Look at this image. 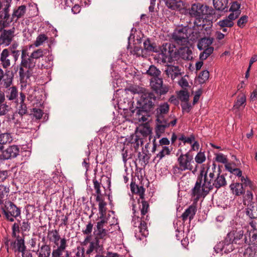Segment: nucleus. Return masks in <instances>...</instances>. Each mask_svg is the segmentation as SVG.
<instances>
[{
	"label": "nucleus",
	"instance_id": "f257e3e1",
	"mask_svg": "<svg viewBox=\"0 0 257 257\" xmlns=\"http://www.w3.org/2000/svg\"><path fill=\"white\" fill-rule=\"evenodd\" d=\"M43 56L44 52L41 49L34 51L30 55L26 50H22L19 71L21 80L30 78L32 74V70L36 66L37 61Z\"/></svg>",
	"mask_w": 257,
	"mask_h": 257
},
{
	"label": "nucleus",
	"instance_id": "f03ea898",
	"mask_svg": "<svg viewBox=\"0 0 257 257\" xmlns=\"http://www.w3.org/2000/svg\"><path fill=\"white\" fill-rule=\"evenodd\" d=\"M162 61L171 62L172 60L177 61L180 58L185 60H191L193 58L192 51L188 47H181L177 49L175 46L171 43L163 44L161 48Z\"/></svg>",
	"mask_w": 257,
	"mask_h": 257
},
{
	"label": "nucleus",
	"instance_id": "7ed1b4c3",
	"mask_svg": "<svg viewBox=\"0 0 257 257\" xmlns=\"http://www.w3.org/2000/svg\"><path fill=\"white\" fill-rule=\"evenodd\" d=\"M196 26L192 28L187 26L177 28L172 35V39L174 42L182 46L186 45L188 40L195 41L200 37V32L198 30L199 27Z\"/></svg>",
	"mask_w": 257,
	"mask_h": 257
},
{
	"label": "nucleus",
	"instance_id": "20e7f679",
	"mask_svg": "<svg viewBox=\"0 0 257 257\" xmlns=\"http://www.w3.org/2000/svg\"><path fill=\"white\" fill-rule=\"evenodd\" d=\"M169 110V105L167 102L161 103L156 110V127L157 135H160L164 133L166 128L170 125L174 126L176 124L177 119L169 120L170 117L165 118L164 115L168 113Z\"/></svg>",
	"mask_w": 257,
	"mask_h": 257
},
{
	"label": "nucleus",
	"instance_id": "39448f33",
	"mask_svg": "<svg viewBox=\"0 0 257 257\" xmlns=\"http://www.w3.org/2000/svg\"><path fill=\"white\" fill-rule=\"evenodd\" d=\"M207 8L208 7L197 3L192 5L191 7L189 9V15L191 17L194 18L195 19L193 22L194 25L196 27H200L201 29L207 30L208 28H210L212 26V23L209 22L208 25V27L206 26L205 24L207 22L206 18H204V15L207 14Z\"/></svg>",
	"mask_w": 257,
	"mask_h": 257
},
{
	"label": "nucleus",
	"instance_id": "423d86ee",
	"mask_svg": "<svg viewBox=\"0 0 257 257\" xmlns=\"http://www.w3.org/2000/svg\"><path fill=\"white\" fill-rule=\"evenodd\" d=\"M178 165L173 166L172 171L174 175L179 176L183 171L189 170L192 171L193 169L192 163L194 162L193 157L189 152L185 154H181L177 158Z\"/></svg>",
	"mask_w": 257,
	"mask_h": 257
},
{
	"label": "nucleus",
	"instance_id": "0eeeda50",
	"mask_svg": "<svg viewBox=\"0 0 257 257\" xmlns=\"http://www.w3.org/2000/svg\"><path fill=\"white\" fill-rule=\"evenodd\" d=\"M157 97L153 92L142 94L137 102V113L140 115L142 112H149L154 108Z\"/></svg>",
	"mask_w": 257,
	"mask_h": 257
},
{
	"label": "nucleus",
	"instance_id": "6e6552de",
	"mask_svg": "<svg viewBox=\"0 0 257 257\" xmlns=\"http://www.w3.org/2000/svg\"><path fill=\"white\" fill-rule=\"evenodd\" d=\"M2 210L6 219L10 222L14 221L15 218L21 215V209L10 201L5 202Z\"/></svg>",
	"mask_w": 257,
	"mask_h": 257
},
{
	"label": "nucleus",
	"instance_id": "1a4fd4ad",
	"mask_svg": "<svg viewBox=\"0 0 257 257\" xmlns=\"http://www.w3.org/2000/svg\"><path fill=\"white\" fill-rule=\"evenodd\" d=\"M216 169V165L214 164L213 167L212 168V172H209L208 176H207L208 170L205 172L203 169L200 171V173H203V191L206 193H209L210 190H212L214 186L213 185L214 180L215 178V170Z\"/></svg>",
	"mask_w": 257,
	"mask_h": 257
},
{
	"label": "nucleus",
	"instance_id": "9d476101",
	"mask_svg": "<svg viewBox=\"0 0 257 257\" xmlns=\"http://www.w3.org/2000/svg\"><path fill=\"white\" fill-rule=\"evenodd\" d=\"M160 55L161 56L159 57L160 63L165 64L166 67L165 69V72L166 75H167L169 78H171L172 80H174L178 77H180L181 73L179 67L177 65H175L176 64L175 61L176 60H172L171 62H164L162 61V56L161 54Z\"/></svg>",
	"mask_w": 257,
	"mask_h": 257
},
{
	"label": "nucleus",
	"instance_id": "9b49d317",
	"mask_svg": "<svg viewBox=\"0 0 257 257\" xmlns=\"http://www.w3.org/2000/svg\"><path fill=\"white\" fill-rule=\"evenodd\" d=\"M203 173H200L197 176V181L194 187L191 190V194L193 196L196 197V199H199L203 196L205 197L208 193H206L203 191Z\"/></svg>",
	"mask_w": 257,
	"mask_h": 257
},
{
	"label": "nucleus",
	"instance_id": "f8f14e48",
	"mask_svg": "<svg viewBox=\"0 0 257 257\" xmlns=\"http://www.w3.org/2000/svg\"><path fill=\"white\" fill-rule=\"evenodd\" d=\"M105 223H107L106 220H100L97 222L96 227L94 228L93 232L95 236V239H97L98 240L100 239L105 240L107 235L109 233L108 230L104 228Z\"/></svg>",
	"mask_w": 257,
	"mask_h": 257
},
{
	"label": "nucleus",
	"instance_id": "ddd939ff",
	"mask_svg": "<svg viewBox=\"0 0 257 257\" xmlns=\"http://www.w3.org/2000/svg\"><path fill=\"white\" fill-rule=\"evenodd\" d=\"M150 86L153 91L160 96L166 94L170 89L169 85L163 84V81H150Z\"/></svg>",
	"mask_w": 257,
	"mask_h": 257
},
{
	"label": "nucleus",
	"instance_id": "4468645a",
	"mask_svg": "<svg viewBox=\"0 0 257 257\" xmlns=\"http://www.w3.org/2000/svg\"><path fill=\"white\" fill-rule=\"evenodd\" d=\"M0 36V44H4L5 46L9 45L15 36V29L13 27L10 30H4V29Z\"/></svg>",
	"mask_w": 257,
	"mask_h": 257
},
{
	"label": "nucleus",
	"instance_id": "2eb2a0df",
	"mask_svg": "<svg viewBox=\"0 0 257 257\" xmlns=\"http://www.w3.org/2000/svg\"><path fill=\"white\" fill-rule=\"evenodd\" d=\"M16 238L15 240L10 241V247L15 253L22 252L26 248L24 238L18 236Z\"/></svg>",
	"mask_w": 257,
	"mask_h": 257
},
{
	"label": "nucleus",
	"instance_id": "dca6fc26",
	"mask_svg": "<svg viewBox=\"0 0 257 257\" xmlns=\"http://www.w3.org/2000/svg\"><path fill=\"white\" fill-rule=\"evenodd\" d=\"M20 152V149L18 146L12 145L9 146L2 152L3 159L8 160L16 158Z\"/></svg>",
	"mask_w": 257,
	"mask_h": 257
},
{
	"label": "nucleus",
	"instance_id": "f3484780",
	"mask_svg": "<svg viewBox=\"0 0 257 257\" xmlns=\"http://www.w3.org/2000/svg\"><path fill=\"white\" fill-rule=\"evenodd\" d=\"M94 250L95 251L97 254L102 253L103 250V246L102 244H100V241L97 239H94V241H90L88 249L86 251V253L90 254Z\"/></svg>",
	"mask_w": 257,
	"mask_h": 257
},
{
	"label": "nucleus",
	"instance_id": "a211bd4d",
	"mask_svg": "<svg viewBox=\"0 0 257 257\" xmlns=\"http://www.w3.org/2000/svg\"><path fill=\"white\" fill-rule=\"evenodd\" d=\"M67 246V240L65 237L60 240V245L58 246L57 248L54 249L52 252V257H64L63 256V253L65 252L66 248Z\"/></svg>",
	"mask_w": 257,
	"mask_h": 257
},
{
	"label": "nucleus",
	"instance_id": "6ab92c4d",
	"mask_svg": "<svg viewBox=\"0 0 257 257\" xmlns=\"http://www.w3.org/2000/svg\"><path fill=\"white\" fill-rule=\"evenodd\" d=\"M243 231L242 230H233L228 232L226 235V242L228 240L233 242L234 243H237V241L241 239L243 236Z\"/></svg>",
	"mask_w": 257,
	"mask_h": 257
},
{
	"label": "nucleus",
	"instance_id": "aec40b11",
	"mask_svg": "<svg viewBox=\"0 0 257 257\" xmlns=\"http://www.w3.org/2000/svg\"><path fill=\"white\" fill-rule=\"evenodd\" d=\"M197 211V207L195 205H191L187 208L181 215V218L183 222L186 221L187 219L191 221L194 218Z\"/></svg>",
	"mask_w": 257,
	"mask_h": 257
},
{
	"label": "nucleus",
	"instance_id": "412c9836",
	"mask_svg": "<svg viewBox=\"0 0 257 257\" xmlns=\"http://www.w3.org/2000/svg\"><path fill=\"white\" fill-rule=\"evenodd\" d=\"M96 201L98 202V210L100 214L99 218L100 220H106L105 215L106 213V202L104 201L103 197H96Z\"/></svg>",
	"mask_w": 257,
	"mask_h": 257
},
{
	"label": "nucleus",
	"instance_id": "4be33fe9",
	"mask_svg": "<svg viewBox=\"0 0 257 257\" xmlns=\"http://www.w3.org/2000/svg\"><path fill=\"white\" fill-rule=\"evenodd\" d=\"M221 170L219 168L217 176H215V178L213 182V186L217 189L220 188L221 187H224L227 184L226 180L223 175H221Z\"/></svg>",
	"mask_w": 257,
	"mask_h": 257
},
{
	"label": "nucleus",
	"instance_id": "5701e85b",
	"mask_svg": "<svg viewBox=\"0 0 257 257\" xmlns=\"http://www.w3.org/2000/svg\"><path fill=\"white\" fill-rule=\"evenodd\" d=\"M166 6L172 10H180L183 8L182 1L164 0Z\"/></svg>",
	"mask_w": 257,
	"mask_h": 257
},
{
	"label": "nucleus",
	"instance_id": "b1692460",
	"mask_svg": "<svg viewBox=\"0 0 257 257\" xmlns=\"http://www.w3.org/2000/svg\"><path fill=\"white\" fill-rule=\"evenodd\" d=\"M146 73L152 77L150 80H163V79L160 77L161 71L154 65L150 66Z\"/></svg>",
	"mask_w": 257,
	"mask_h": 257
},
{
	"label": "nucleus",
	"instance_id": "393cba45",
	"mask_svg": "<svg viewBox=\"0 0 257 257\" xmlns=\"http://www.w3.org/2000/svg\"><path fill=\"white\" fill-rule=\"evenodd\" d=\"M39 248L36 251L38 257H50L51 252V248L49 245L46 244H43L40 246V243L38 244Z\"/></svg>",
	"mask_w": 257,
	"mask_h": 257
},
{
	"label": "nucleus",
	"instance_id": "a878e982",
	"mask_svg": "<svg viewBox=\"0 0 257 257\" xmlns=\"http://www.w3.org/2000/svg\"><path fill=\"white\" fill-rule=\"evenodd\" d=\"M245 213L250 219L257 220V202H252L248 204Z\"/></svg>",
	"mask_w": 257,
	"mask_h": 257
},
{
	"label": "nucleus",
	"instance_id": "bb28decb",
	"mask_svg": "<svg viewBox=\"0 0 257 257\" xmlns=\"http://www.w3.org/2000/svg\"><path fill=\"white\" fill-rule=\"evenodd\" d=\"M171 150L167 146L161 147L159 152L154 158V160L159 163L166 156H169L171 154Z\"/></svg>",
	"mask_w": 257,
	"mask_h": 257
},
{
	"label": "nucleus",
	"instance_id": "cd10ccee",
	"mask_svg": "<svg viewBox=\"0 0 257 257\" xmlns=\"http://www.w3.org/2000/svg\"><path fill=\"white\" fill-rule=\"evenodd\" d=\"M26 12V7L25 5H21L19 6L17 9L14 10L12 16V21H14L15 18H16V19L15 20V22L17 23L19 19L23 17L24 16Z\"/></svg>",
	"mask_w": 257,
	"mask_h": 257
},
{
	"label": "nucleus",
	"instance_id": "c85d7f7f",
	"mask_svg": "<svg viewBox=\"0 0 257 257\" xmlns=\"http://www.w3.org/2000/svg\"><path fill=\"white\" fill-rule=\"evenodd\" d=\"M213 38L208 37H204L201 38L198 42L197 47L200 50H203L208 47H211L210 45L212 44Z\"/></svg>",
	"mask_w": 257,
	"mask_h": 257
},
{
	"label": "nucleus",
	"instance_id": "c756f323",
	"mask_svg": "<svg viewBox=\"0 0 257 257\" xmlns=\"http://www.w3.org/2000/svg\"><path fill=\"white\" fill-rule=\"evenodd\" d=\"M230 189L232 193L237 195L240 196L245 192V190L243 187V184L239 183H232L230 185Z\"/></svg>",
	"mask_w": 257,
	"mask_h": 257
},
{
	"label": "nucleus",
	"instance_id": "7c9ffc66",
	"mask_svg": "<svg viewBox=\"0 0 257 257\" xmlns=\"http://www.w3.org/2000/svg\"><path fill=\"white\" fill-rule=\"evenodd\" d=\"M9 51L8 49L3 50L1 55V61L4 68H7L11 65L10 60L9 59Z\"/></svg>",
	"mask_w": 257,
	"mask_h": 257
},
{
	"label": "nucleus",
	"instance_id": "2f4dec72",
	"mask_svg": "<svg viewBox=\"0 0 257 257\" xmlns=\"http://www.w3.org/2000/svg\"><path fill=\"white\" fill-rule=\"evenodd\" d=\"M246 105V96L243 93L239 94L237 99L234 101L233 108L239 109L240 107L244 108Z\"/></svg>",
	"mask_w": 257,
	"mask_h": 257
},
{
	"label": "nucleus",
	"instance_id": "473e14b6",
	"mask_svg": "<svg viewBox=\"0 0 257 257\" xmlns=\"http://www.w3.org/2000/svg\"><path fill=\"white\" fill-rule=\"evenodd\" d=\"M228 0H213L214 8L221 11H227Z\"/></svg>",
	"mask_w": 257,
	"mask_h": 257
},
{
	"label": "nucleus",
	"instance_id": "72a5a7b5",
	"mask_svg": "<svg viewBox=\"0 0 257 257\" xmlns=\"http://www.w3.org/2000/svg\"><path fill=\"white\" fill-rule=\"evenodd\" d=\"M48 238L50 241L54 242V243L57 245H58L59 240L61 239L58 230L56 229L48 230Z\"/></svg>",
	"mask_w": 257,
	"mask_h": 257
},
{
	"label": "nucleus",
	"instance_id": "f704fd0d",
	"mask_svg": "<svg viewBox=\"0 0 257 257\" xmlns=\"http://www.w3.org/2000/svg\"><path fill=\"white\" fill-rule=\"evenodd\" d=\"M138 224L139 225V230L142 236H146L148 234V230H147V224L146 222L143 221L142 218L139 217H137Z\"/></svg>",
	"mask_w": 257,
	"mask_h": 257
},
{
	"label": "nucleus",
	"instance_id": "c9c22d12",
	"mask_svg": "<svg viewBox=\"0 0 257 257\" xmlns=\"http://www.w3.org/2000/svg\"><path fill=\"white\" fill-rule=\"evenodd\" d=\"M176 93L178 99L181 102L189 101L190 95L186 88L177 91Z\"/></svg>",
	"mask_w": 257,
	"mask_h": 257
},
{
	"label": "nucleus",
	"instance_id": "e433bc0d",
	"mask_svg": "<svg viewBox=\"0 0 257 257\" xmlns=\"http://www.w3.org/2000/svg\"><path fill=\"white\" fill-rule=\"evenodd\" d=\"M9 188L3 185H0V204L4 203V201L8 196Z\"/></svg>",
	"mask_w": 257,
	"mask_h": 257
},
{
	"label": "nucleus",
	"instance_id": "4c0bfd02",
	"mask_svg": "<svg viewBox=\"0 0 257 257\" xmlns=\"http://www.w3.org/2000/svg\"><path fill=\"white\" fill-rule=\"evenodd\" d=\"M143 143L142 139L137 135L133 136L130 142L131 147L134 148L135 151L138 149L140 145L143 144Z\"/></svg>",
	"mask_w": 257,
	"mask_h": 257
},
{
	"label": "nucleus",
	"instance_id": "58836bf2",
	"mask_svg": "<svg viewBox=\"0 0 257 257\" xmlns=\"http://www.w3.org/2000/svg\"><path fill=\"white\" fill-rule=\"evenodd\" d=\"M127 146L128 144L126 145H124V147L121 150L122 160L124 163H125L129 159L132 158V154L131 152L129 150Z\"/></svg>",
	"mask_w": 257,
	"mask_h": 257
},
{
	"label": "nucleus",
	"instance_id": "ea45409f",
	"mask_svg": "<svg viewBox=\"0 0 257 257\" xmlns=\"http://www.w3.org/2000/svg\"><path fill=\"white\" fill-rule=\"evenodd\" d=\"M214 48L213 47H208L203 49V51L200 54V59L202 61L206 60L213 52Z\"/></svg>",
	"mask_w": 257,
	"mask_h": 257
},
{
	"label": "nucleus",
	"instance_id": "a19ab883",
	"mask_svg": "<svg viewBox=\"0 0 257 257\" xmlns=\"http://www.w3.org/2000/svg\"><path fill=\"white\" fill-rule=\"evenodd\" d=\"M12 137L10 133H3L0 134V145L3 146L7 143H10L12 141Z\"/></svg>",
	"mask_w": 257,
	"mask_h": 257
},
{
	"label": "nucleus",
	"instance_id": "79ce46f5",
	"mask_svg": "<svg viewBox=\"0 0 257 257\" xmlns=\"http://www.w3.org/2000/svg\"><path fill=\"white\" fill-rule=\"evenodd\" d=\"M217 24L220 27L228 28H231L234 25L233 21L229 20L227 18L219 21Z\"/></svg>",
	"mask_w": 257,
	"mask_h": 257
},
{
	"label": "nucleus",
	"instance_id": "37998d69",
	"mask_svg": "<svg viewBox=\"0 0 257 257\" xmlns=\"http://www.w3.org/2000/svg\"><path fill=\"white\" fill-rule=\"evenodd\" d=\"M93 183L94 185V188L95 190L96 193V197H103L102 194L101 193L100 191V185L101 183L96 180L95 178L93 179Z\"/></svg>",
	"mask_w": 257,
	"mask_h": 257
},
{
	"label": "nucleus",
	"instance_id": "c03bdc74",
	"mask_svg": "<svg viewBox=\"0 0 257 257\" xmlns=\"http://www.w3.org/2000/svg\"><path fill=\"white\" fill-rule=\"evenodd\" d=\"M21 225V230L23 232L29 231L31 229V223L28 220H24L22 223H20L21 221L18 220Z\"/></svg>",
	"mask_w": 257,
	"mask_h": 257
},
{
	"label": "nucleus",
	"instance_id": "a18cd8bd",
	"mask_svg": "<svg viewBox=\"0 0 257 257\" xmlns=\"http://www.w3.org/2000/svg\"><path fill=\"white\" fill-rule=\"evenodd\" d=\"M12 236L13 237L16 238L18 236H20L17 234L20 233L21 231V227H20V224L18 223H14L12 227Z\"/></svg>",
	"mask_w": 257,
	"mask_h": 257
},
{
	"label": "nucleus",
	"instance_id": "49530a36",
	"mask_svg": "<svg viewBox=\"0 0 257 257\" xmlns=\"http://www.w3.org/2000/svg\"><path fill=\"white\" fill-rule=\"evenodd\" d=\"M47 39L48 37L45 34H40L37 37L34 44L36 47H39Z\"/></svg>",
	"mask_w": 257,
	"mask_h": 257
},
{
	"label": "nucleus",
	"instance_id": "de8ad7c7",
	"mask_svg": "<svg viewBox=\"0 0 257 257\" xmlns=\"http://www.w3.org/2000/svg\"><path fill=\"white\" fill-rule=\"evenodd\" d=\"M144 47L145 50L149 52H155L156 48L153 44L151 43L150 41L147 39L144 42Z\"/></svg>",
	"mask_w": 257,
	"mask_h": 257
},
{
	"label": "nucleus",
	"instance_id": "09e8293b",
	"mask_svg": "<svg viewBox=\"0 0 257 257\" xmlns=\"http://www.w3.org/2000/svg\"><path fill=\"white\" fill-rule=\"evenodd\" d=\"M12 0H4V3L5 5V8L2 11H0V18H3L4 13H9V8L11 6L10 4Z\"/></svg>",
	"mask_w": 257,
	"mask_h": 257
},
{
	"label": "nucleus",
	"instance_id": "8fccbe9b",
	"mask_svg": "<svg viewBox=\"0 0 257 257\" xmlns=\"http://www.w3.org/2000/svg\"><path fill=\"white\" fill-rule=\"evenodd\" d=\"M9 90H10V93L9 95H7V98L10 100L15 99L18 96L17 88L15 87H12Z\"/></svg>",
	"mask_w": 257,
	"mask_h": 257
},
{
	"label": "nucleus",
	"instance_id": "3c124183",
	"mask_svg": "<svg viewBox=\"0 0 257 257\" xmlns=\"http://www.w3.org/2000/svg\"><path fill=\"white\" fill-rule=\"evenodd\" d=\"M233 243V242L229 241H228L226 242V237L224 239V252L225 253L230 252L232 251L234 248L233 247L232 244Z\"/></svg>",
	"mask_w": 257,
	"mask_h": 257
},
{
	"label": "nucleus",
	"instance_id": "603ef678",
	"mask_svg": "<svg viewBox=\"0 0 257 257\" xmlns=\"http://www.w3.org/2000/svg\"><path fill=\"white\" fill-rule=\"evenodd\" d=\"M141 203H142V208L141 209V215L142 216H144L148 212V209L149 208V204L148 203V202L144 200V199H142Z\"/></svg>",
	"mask_w": 257,
	"mask_h": 257
},
{
	"label": "nucleus",
	"instance_id": "864d4df0",
	"mask_svg": "<svg viewBox=\"0 0 257 257\" xmlns=\"http://www.w3.org/2000/svg\"><path fill=\"white\" fill-rule=\"evenodd\" d=\"M205 160L206 157L204 152H199L195 157V160L198 164H202Z\"/></svg>",
	"mask_w": 257,
	"mask_h": 257
},
{
	"label": "nucleus",
	"instance_id": "5fc2aeb1",
	"mask_svg": "<svg viewBox=\"0 0 257 257\" xmlns=\"http://www.w3.org/2000/svg\"><path fill=\"white\" fill-rule=\"evenodd\" d=\"M32 112L33 113L34 116L37 119H41L44 114L43 110L40 108H33Z\"/></svg>",
	"mask_w": 257,
	"mask_h": 257
},
{
	"label": "nucleus",
	"instance_id": "6e6d98bb",
	"mask_svg": "<svg viewBox=\"0 0 257 257\" xmlns=\"http://www.w3.org/2000/svg\"><path fill=\"white\" fill-rule=\"evenodd\" d=\"M93 227V224L91 221H89L86 226V228L82 230V232L84 234L90 235L91 234L92 229Z\"/></svg>",
	"mask_w": 257,
	"mask_h": 257
},
{
	"label": "nucleus",
	"instance_id": "4d7b16f0",
	"mask_svg": "<svg viewBox=\"0 0 257 257\" xmlns=\"http://www.w3.org/2000/svg\"><path fill=\"white\" fill-rule=\"evenodd\" d=\"M181 104L182 110L183 112H189L192 109V106L189 101L183 102Z\"/></svg>",
	"mask_w": 257,
	"mask_h": 257
},
{
	"label": "nucleus",
	"instance_id": "13d9d810",
	"mask_svg": "<svg viewBox=\"0 0 257 257\" xmlns=\"http://www.w3.org/2000/svg\"><path fill=\"white\" fill-rule=\"evenodd\" d=\"M216 160L218 162L223 164H227V159L226 157L221 153L217 154L216 155Z\"/></svg>",
	"mask_w": 257,
	"mask_h": 257
},
{
	"label": "nucleus",
	"instance_id": "bf43d9fd",
	"mask_svg": "<svg viewBox=\"0 0 257 257\" xmlns=\"http://www.w3.org/2000/svg\"><path fill=\"white\" fill-rule=\"evenodd\" d=\"M249 241L254 242L257 241V228L256 229H252L250 231L249 233Z\"/></svg>",
	"mask_w": 257,
	"mask_h": 257
},
{
	"label": "nucleus",
	"instance_id": "052dcab7",
	"mask_svg": "<svg viewBox=\"0 0 257 257\" xmlns=\"http://www.w3.org/2000/svg\"><path fill=\"white\" fill-rule=\"evenodd\" d=\"M10 109V106L6 104H0V115H5Z\"/></svg>",
	"mask_w": 257,
	"mask_h": 257
},
{
	"label": "nucleus",
	"instance_id": "680f3d73",
	"mask_svg": "<svg viewBox=\"0 0 257 257\" xmlns=\"http://www.w3.org/2000/svg\"><path fill=\"white\" fill-rule=\"evenodd\" d=\"M240 181L245 186H249L250 189L253 188V183L247 177L245 178L243 176L241 177Z\"/></svg>",
	"mask_w": 257,
	"mask_h": 257
},
{
	"label": "nucleus",
	"instance_id": "e2e57ef3",
	"mask_svg": "<svg viewBox=\"0 0 257 257\" xmlns=\"http://www.w3.org/2000/svg\"><path fill=\"white\" fill-rule=\"evenodd\" d=\"M247 19L248 17L246 16H243L240 17L237 21V26L240 28L243 27L244 24L247 22Z\"/></svg>",
	"mask_w": 257,
	"mask_h": 257
},
{
	"label": "nucleus",
	"instance_id": "0e129e2a",
	"mask_svg": "<svg viewBox=\"0 0 257 257\" xmlns=\"http://www.w3.org/2000/svg\"><path fill=\"white\" fill-rule=\"evenodd\" d=\"M224 240L222 242H219L214 247V249L216 253H219L221 251H224Z\"/></svg>",
	"mask_w": 257,
	"mask_h": 257
},
{
	"label": "nucleus",
	"instance_id": "69168bd1",
	"mask_svg": "<svg viewBox=\"0 0 257 257\" xmlns=\"http://www.w3.org/2000/svg\"><path fill=\"white\" fill-rule=\"evenodd\" d=\"M240 7V4L237 2H233L229 9V11L232 12H240L239 10Z\"/></svg>",
	"mask_w": 257,
	"mask_h": 257
},
{
	"label": "nucleus",
	"instance_id": "338daca9",
	"mask_svg": "<svg viewBox=\"0 0 257 257\" xmlns=\"http://www.w3.org/2000/svg\"><path fill=\"white\" fill-rule=\"evenodd\" d=\"M136 189H137V194H138L140 196V199H144L145 189L144 187L142 186H138V187H136Z\"/></svg>",
	"mask_w": 257,
	"mask_h": 257
},
{
	"label": "nucleus",
	"instance_id": "774afa93",
	"mask_svg": "<svg viewBox=\"0 0 257 257\" xmlns=\"http://www.w3.org/2000/svg\"><path fill=\"white\" fill-rule=\"evenodd\" d=\"M27 107L26 105H20L18 109L19 114L23 116L27 113Z\"/></svg>",
	"mask_w": 257,
	"mask_h": 257
}]
</instances>
